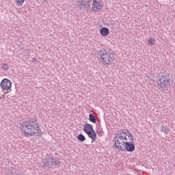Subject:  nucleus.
Masks as SVG:
<instances>
[{"label": "nucleus", "mask_w": 175, "mask_h": 175, "mask_svg": "<svg viewBox=\"0 0 175 175\" xmlns=\"http://www.w3.org/2000/svg\"><path fill=\"white\" fill-rule=\"evenodd\" d=\"M77 140H79V142H85V137L84 136V135L83 134H79L77 137Z\"/></svg>", "instance_id": "12"}, {"label": "nucleus", "mask_w": 175, "mask_h": 175, "mask_svg": "<svg viewBox=\"0 0 175 175\" xmlns=\"http://www.w3.org/2000/svg\"><path fill=\"white\" fill-rule=\"evenodd\" d=\"M148 42L149 44H150V46H154V44H155V39L150 38Z\"/></svg>", "instance_id": "14"}, {"label": "nucleus", "mask_w": 175, "mask_h": 175, "mask_svg": "<svg viewBox=\"0 0 175 175\" xmlns=\"http://www.w3.org/2000/svg\"><path fill=\"white\" fill-rule=\"evenodd\" d=\"M1 68L4 70H9V65H8V64H6V63L2 64Z\"/></svg>", "instance_id": "15"}, {"label": "nucleus", "mask_w": 175, "mask_h": 175, "mask_svg": "<svg viewBox=\"0 0 175 175\" xmlns=\"http://www.w3.org/2000/svg\"><path fill=\"white\" fill-rule=\"evenodd\" d=\"M78 2V5L83 8L88 12L91 9V0H77Z\"/></svg>", "instance_id": "7"}, {"label": "nucleus", "mask_w": 175, "mask_h": 175, "mask_svg": "<svg viewBox=\"0 0 175 175\" xmlns=\"http://www.w3.org/2000/svg\"><path fill=\"white\" fill-rule=\"evenodd\" d=\"M83 131L88 135V137L92 139V143H94L95 139H96V133L94 131V126L90 124H86L83 126Z\"/></svg>", "instance_id": "6"}, {"label": "nucleus", "mask_w": 175, "mask_h": 175, "mask_svg": "<svg viewBox=\"0 0 175 175\" xmlns=\"http://www.w3.org/2000/svg\"><path fill=\"white\" fill-rule=\"evenodd\" d=\"M114 148L120 150V151H127L128 152H133L135 151V144H133V135L131 132H120L115 134Z\"/></svg>", "instance_id": "1"}, {"label": "nucleus", "mask_w": 175, "mask_h": 175, "mask_svg": "<svg viewBox=\"0 0 175 175\" xmlns=\"http://www.w3.org/2000/svg\"><path fill=\"white\" fill-rule=\"evenodd\" d=\"M103 4L100 1L97 0H93V4L92 9L93 12H99L102 9Z\"/></svg>", "instance_id": "9"}, {"label": "nucleus", "mask_w": 175, "mask_h": 175, "mask_svg": "<svg viewBox=\"0 0 175 175\" xmlns=\"http://www.w3.org/2000/svg\"><path fill=\"white\" fill-rule=\"evenodd\" d=\"M89 120H90V121L91 122H93V124L96 123V118L95 116H94L93 114H92V113H90V114L89 115Z\"/></svg>", "instance_id": "13"}, {"label": "nucleus", "mask_w": 175, "mask_h": 175, "mask_svg": "<svg viewBox=\"0 0 175 175\" xmlns=\"http://www.w3.org/2000/svg\"><path fill=\"white\" fill-rule=\"evenodd\" d=\"M33 62H36V58L35 57L33 58Z\"/></svg>", "instance_id": "17"}, {"label": "nucleus", "mask_w": 175, "mask_h": 175, "mask_svg": "<svg viewBox=\"0 0 175 175\" xmlns=\"http://www.w3.org/2000/svg\"><path fill=\"white\" fill-rule=\"evenodd\" d=\"M100 33L102 36H107L110 33V31L107 27H103L100 30Z\"/></svg>", "instance_id": "10"}, {"label": "nucleus", "mask_w": 175, "mask_h": 175, "mask_svg": "<svg viewBox=\"0 0 175 175\" xmlns=\"http://www.w3.org/2000/svg\"><path fill=\"white\" fill-rule=\"evenodd\" d=\"M160 132H162L163 133H165V135H167L170 132V129H169L167 126L162 125L161 127Z\"/></svg>", "instance_id": "11"}, {"label": "nucleus", "mask_w": 175, "mask_h": 175, "mask_svg": "<svg viewBox=\"0 0 175 175\" xmlns=\"http://www.w3.org/2000/svg\"><path fill=\"white\" fill-rule=\"evenodd\" d=\"M17 5H18L19 6H21L23 5V3H24V0H15Z\"/></svg>", "instance_id": "16"}, {"label": "nucleus", "mask_w": 175, "mask_h": 175, "mask_svg": "<svg viewBox=\"0 0 175 175\" xmlns=\"http://www.w3.org/2000/svg\"><path fill=\"white\" fill-rule=\"evenodd\" d=\"M42 165L44 167L54 169V167H57L58 165H61V161L54 159L53 156L46 155L42 161Z\"/></svg>", "instance_id": "5"}, {"label": "nucleus", "mask_w": 175, "mask_h": 175, "mask_svg": "<svg viewBox=\"0 0 175 175\" xmlns=\"http://www.w3.org/2000/svg\"><path fill=\"white\" fill-rule=\"evenodd\" d=\"M20 129L23 135L28 136H40V127L36 120H25L20 125Z\"/></svg>", "instance_id": "2"}, {"label": "nucleus", "mask_w": 175, "mask_h": 175, "mask_svg": "<svg viewBox=\"0 0 175 175\" xmlns=\"http://www.w3.org/2000/svg\"><path fill=\"white\" fill-rule=\"evenodd\" d=\"M172 84V79L169 73H161L157 77L156 85L161 91H166Z\"/></svg>", "instance_id": "4"}, {"label": "nucleus", "mask_w": 175, "mask_h": 175, "mask_svg": "<svg viewBox=\"0 0 175 175\" xmlns=\"http://www.w3.org/2000/svg\"><path fill=\"white\" fill-rule=\"evenodd\" d=\"M0 85L4 91H11L12 81L8 79H4L1 81Z\"/></svg>", "instance_id": "8"}, {"label": "nucleus", "mask_w": 175, "mask_h": 175, "mask_svg": "<svg viewBox=\"0 0 175 175\" xmlns=\"http://www.w3.org/2000/svg\"><path fill=\"white\" fill-rule=\"evenodd\" d=\"M100 62L103 66L111 65L113 61H116L114 53L109 49H103L99 52Z\"/></svg>", "instance_id": "3"}]
</instances>
